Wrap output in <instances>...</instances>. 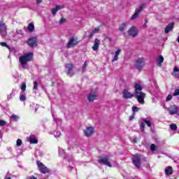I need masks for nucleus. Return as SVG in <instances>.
Wrapping results in <instances>:
<instances>
[{
    "label": "nucleus",
    "mask_w": 179,
    "mask_h": 179,
    "mask_svg": "<svg viewBox=\"0 0 179 179\" xmlns=\"http://www.w3.org/2000/svg\"><path fill=\"white\" fill-rule=\"evenodd\" d=\"M33 59V52H28L19 57V69L23 71V69H29V65L27 62H30Z\"/></svg>",
    "instance_id": "obj_1"
},
{
    "label": "nucleus",
    "mask_w": 179,
    "mask_h": 179,
    "mask_svg": "<svg viewBox=\"0 0 179 179\" xmlns=\"http://www.w3.org/2000/svg\"><path fill=\"white\" fill-rule=\"evenodd\" d=\"M110 155L101 157L100 159L98 160V162L100 164H103L104 166H108V167H113L111 163L110 162Z\"/></svg>",
    "instance_id": "obj_2"
},
{
    "label": "nucleus",
    "mask_w": 179,
    "mask_h": 179,
    "mask_svg": "<svg viewBox=\"0 0 179 179\" xmlns=\"http://www.w3.org/2000/svg\"><path fill=\"white\" fill-rule=\"evenodd\" d=\"M134 66L138 71H142V69L145 66V59L141 57L136 59L134 63Z\"/></svg>",
    "instance_id": "obj_3"
},
{
    "label": "nucleus",
    "mask_w": 179,
    "mask_h": 179,
    "mask_svg": "<svg viewBox=\"0 0 179 179\" xmlns=\"http://www.w3.org/2000/svg\"><path fill=\"white\" fill-rule=\"evenodd\" d=\"M38 41L37 40V37L31 36L27 41V44H28L29 47L31 48H34L37 47Z\"/></svg>",
    "instance_id": "obj_4"
},
{
    "label": "nucleus",
    "mask_w": 179,
    "mask_h": 179,
    "mask_svg": "<svg viewBox=\"0 0 179 179\" xmlns=\"http://www.w3.org/2000/svg\"><path fill=\"white\" fill-rule=\"evenodd\" d=\"M133 163L137 169H141V162L142 160V155H136L133 156Z\"/></svg>",
    "instance_id": "obj_5"
},
{
    "label": "nucleus",
    "mask_w": 179,
    "mask_h": 179,
    "mask_svg": "<svg viewBox=\"0 0 179 179\" xmlns=\"http://www.w3.org/2000/svg\"><path fill=\"white\" fill-rule=\"evenodd\" d=\"M135 95L137 99V101H138L140 104H145V97L146 96V94H145L144 92H140L136 93Z\"/></svg>",
    "instance_id": "obj_6"
},
{
    "label": "nucleus",
    "mask_w": 179,
    "mask_h": 179,
    "mask_svg": "<svg viewBox=\"0 0 179 179\" xmlns=\"http://www.w3.org/2000/svg\"><path fill=\"white\" fill-rule=\"evenodd\" d=\"M36 164L38 167V169L40 170L41 172L43 173V174H46V173H50V169L47 168L41 162L37 161Z\"/></svg>",
    "instance_id": "obj_7"
},
{
    "label": "nucleus",
    "mask_w": 179,
    "mask_h": 179,
    "mask_svg": "<svg viewBox=\"0 0 179 179\" xmlns=\"http://www.w3.org/2000/svg\"><path fill=\"white\" fill-rule=\"evenodd\" d=\"M78 39L76 38L72 37L69 39L66 44V48H73L76 45H78Z\"/></svg>",
    "instance_id": "obj_8"
},
{
    "label": "nucleus",
    "mask_w": 179,
    "mask_h": 179,
    "mask_svg": "<svg viewBox=\"0 0 179 179\" xmlns=\"http://www.w3.org/2000/svg\"><path fill=\"white\" fill-rule=\"evenodd\" d=\"M0 34L1 37L6 36V24H5L3 21L0 22Z\"/></svg>",
    "instance_id": "obj_9"
},
{
    "label": "nucleus",
    "mask_w": 179,
    "mask_h": 179,
    "mask_svg": "<svg viewBox=\"0 0 179 179\" xmlns=\"http://www.w3.org/2000/svg\"><path fill=\"white\" fill-rule=\"evenodd\" d=\"M143 10V5H141L138 8H137L134 13V15L131 17V20H135V19H138L139 17V13Z\"/></svg>",
    "instance_id": "obj_10"
},
{
    "label": "nucleus",
    "mask_w": 179,
    "mask_h": 179,
    "mask_svg": "<svg viewBox=\"0 0 179 179\" xmlns=\"http://www.w3.org/2000/svg\"><path fill=\"white\" fill-rule=\"evenodd\" d=\"M138 33H139V31H138V29H136V27H131L128 31L129 36H131V37L134 38L138 36Z\"/></svg>",
    "instance_id": "obj_11"
},
{
    "label": "nucleus",
    "mask_w": 179,
    "mask_h": 179,
    "mask_svg": "<svg viewBox=\"0 0 179 179\" xmlns=\"http://www.w3.org/2000/svg\"><path fill=\"white\" fill-rule=\"evenodd\" d=\"M123 99L127 100L128 99H132L135 96V94H132L128 91V90H124L122 92Z\"/></svg>",
    "instance_id": "obj_12"
},
{
    "label": "nucleus",
    "mask_w": 179,
    "mask_h": 179,
    "mask_svg": "<svg viewBox=\"0 0 179 179\" xmlns=\"http://www.w3.org/2000/svg\"><path fill=\"white\" fill-rule=\"evenodd\" d=\"M98 95L96 92H91L87 96V99L90 103L94 101V100H97Z\"/></svg>",
    "instance_id": "obj_13"
},
{
    "label": "nucleus",
    "mask_w": 179,
    "mask_h": 179,
    "mask_svg": "<svg viewBox=\"0 0 179 179\" xmlns=\"http://www.w3.org/2000/svg\"><path fill=\"white\" fill-rule=\"evenodd\" d=\"M168 110L171 115H174L175 114H177V113H178V107L176 105H173L169 107Z\"/></svg>",
    "instance_id": "obj_14"
},
{
    "label": "nucleus",
    "mask_w": 179,
    "mask_h": 179,
    "mask_svg": "<svg viewBox=\"0 0 179 179\" xmlns=\"http://www.w3.org/2000/svg\"><path fill=\"white\" fill-rule=\"evenodd\" d=\"M17 88H13L11 92L7 95V100H12L17 94Z\"/></svg>",
    "instance_id": "obj_15"
},
{
    "label": "nucleus",
    "mask_w": 179,
    "mask_h": 179,
    "mask_svg": "<svg viewBox=\"0 0 179 179\" xmlns=\"http://www.w3.org/2000/svg\"><path fill=\"white\" fill-rule=\"evenodd\" d=\"M93 132H94V128L92 127H87V129L84 130L85 136H92V135H93Z\"/></svg>",
    "instance_id": "obj_16"
},
{
    "label": "nucleus",
    "mask_w": 179,
    "mask_h": 179,
    "mask_svg": "<svg viewBox=\"0 0 179 179\" xmlns=\"http://www.w3.org/2000/svg\"><path fill=\"white\" fill-rule=\"evenodd\" d=\"M66 68L67 69V75H69V76H72L73 75V65H72V64H66Z\"/></svg>",
    "instance_id": "obj_17"
},
{
    "label": "nucleus",
    "mask_w": 179,
    "mask_h": 179,
    "mask_svg": "<svg viewBox=\"0 0 179 179\" xmlns=\"http://www.w3.org/2000/svg\"><path fill=\"white\" fill-rule=\"evenodd\" d=\"M27 141L28 142H29V143H32V144L38 143V140H37V138H36V136L34 135L29 136V138H27Z\"/></svg>",
    "instance_id": "obj_18"
},
{
    "label": "nucleus",
    "mask_w": 179,
    "mask_h": 179,
    "mask_svg": "<svg viewBox=\"0 0 179 179\" xmlns=\"http://www.w3.org/2000/svg\"><path fill=\"white\" fill-rule=\"evenodd\" d=\"M99 45H100V40L95 38L92 50L94 51H97V50H99Z\"/></svg>",
    "instance_id": "obj_19"
},
{
    "label": "nucleus",
    "mask_w": 179,
    "mask_h": 179,
    "mask_svg": "<svg viewBox=\"0 0 179 179\" xmlns=\"http://www.w3.org/2000/svg\"><path fill=\"white\" fill-rule=\"evenodd\" d=\"M63 8L64 6H56L55 8H53L52 9V13L53 16H55L57 15V12H58V10H61V9H62Z\"/></svg>",
    "instance_id": "obj_20"
},
{
    "label": "nucleus",
    "mask_w": 179,
    "mask_h": 179,
    "mask_svg": "<svg viewBox=\"0 0 179 179\" xmlns=\"http://www.w3.org/2000/svg\"><path fill=\"white\" fill-rule=\"evenodd\" d=\"M59 155L62 157H64V159H68V157H66V154L65 153V150L64 149L59 147Z\"/></svg>",
    "instance_id": "obj_21"
},
{
    "label": "nucleus",
    "mask_w": 179,
    "mask_h": 179,
    "mask_svg": "<svg viewBox=\"0 0 179 179\" xmlns=\"http://www.w3.org/2000/svg\"><path fill=\"white\" fill-rule=\"evenodd\" d=\"M134 89H135V94L141 93V92H142V86L141 85V84H138V83L135 84Z\"/></svg>",
    "instance_id": "obj_22"
},
{
    "label": "nucleus",
    "mask_w": 179,
    "mask_h": 179,
    "mask_svg": "<svg viewBox=\"0 0 179 179\" xmlns=\"http://www.w3.org/2000/svg\"><path fill=\"white\" fill-rule=\"evenodd\" d=\"M164 61V57H163L162 55H159L158 58H157V65L158 66H162V64H163V62Z\"/></svg>",
    "instance_id": "obj_23"
},
{
    "label": "nucleus",
    "mask_w": 179,
    "mask_h": 179,
    "mask_svg": "<svg viewBox=\"0 0 179 179\" xmlns=\"http://www.w3.org/2000/svg\"><path fill=\"white\" fill-rule=\"evenodd\" d=\"M121 49H118L115 52V56L113 59H112V62H115V61H118V55H120V53L121 52Z\"/></svg>",
    "instance_id": "obj_24"
},
{
    "label": "nucleus",
    "mask_w": 179,
    "mask_h": 179,
    "mask_svg": "<svg viewBox=\"0 0 179 179\" xmlns=\"http://www.w3.org/2000/svg\"><path fill=\"white\" fill-rule=\"evenodd\" d=\"M174 27V24L171 23L166 26L165 28V33H169V31H171L173 30V28Z\"/></svg>",
    "instance_id": "obj_25"
},
{
    "label": "nucleus",
    "mask_w": 179,
    "mask_h": 179,
    "mask_svg": "<svg viewBox=\"0 0 179 179\" xmlns=\"http://www.w3.org/2000/svg\"><path fill=\"white\" fill-rule=\"evenodd\" d=\"M99 31H100V27L95 28L91 33H90L89 38H92V37H93L96 33H99Z\"/></svg>",
    "instance_id": "obj_26"
},
{
    "label": "nucleus",
    "mask_w": 179,
    "mask_h": 179,
    "mask_svg": "<svg viewBox=\"0 0 179 179\" xmlns=\"http://www.w3.org/2000/svg\"><path fill=\"white\" fill-rule=\"evenodd\" d=\"M172 75L175 78H177L178 79H179V69H178V67H175L173 69V72Z\"/></svg>",
    "instance_id": "obj_27"
},
{
    "label": "nucleus",
    "mask_w": 179,
    "mask_h": 179,
    "mask_svg": "<svg viewBox=\"0 0 179 179\" xmlns=\"http://www.w3.org/2000/svg\"><path fill=\"white\" fill-rule=\"evenodd\" d=\"M27 98L26 97V93L24 92H21L20 94V101H26Z\"/></svg>",
    "instance_id": "obj_28"
},
{
    "label": "nucleus",
    "mask_w": 179,
    "mask_h": 179,
    "mask_svg": "<svg viewBox=\"0 0 179 179\" xmlns=\"http://www.w3.org/2000/svg\"><path fill=\"white\" fill-rule=\"evenodd\" d=\"M165 173L167 176H170V175L173 174V168L171 166H168L167 168H166Z\"/></svg>",
    "instance_id": "obj_29"
},
{
    "label": "nucleus",
    "mask_w": 179,
    "mask_h": 179,
    "mask_svg": "<svg viewBox=\"0 0 179 179\" xmlns=\"http://www.w3.org/2000/svg\"><path fill=\"white\" fill-rule=\"evenodd\" d=\"M127 29V23L123 22L119 27L120 31H124Z\"/></svg>",
    "instance_id": "obj_30"
},
{
    "label": "nucleus",
    "mask_w": 179,
    "mask_h": 179,
    "mask_svg": "<svg viewBox=\"0 0 179 179\" xmlns=\"http://www.w3.org/2000/svg\"><path fill=\"white\" fill-rule=\"evenodd\" d=\"M53 120L56 122L57 125H59L61 124V120L58 119L57 117H55V115L52 114Z\"/></svg>",
    "instance_id": "obj_31"
},
{
    "label": "nucleus",
    "mask_w": 179,
    "mask_h": 179,
    "mask_svg": "<svg viewBox=\"0 0 179 179\" xmlns=\"http://www.w3.org/2000/svg\"><path fill=\"white\" fill-rule=\"evenodd\" d=\"M28 30H29V31H34V24H33V23L29 24Z\"/></svg>",
    "instance_id": "obj_32"
},
{
    "label": "nucleus",
    "mask_w": 179,
    "mask_h": 179,
    "mask_svg": "<svg viewBox=\"0 0 179 179\" xmlns=\"http://www.w3.org/2000/svg\"><path fill=\"white\" fill-rule=\"evenodd\" d=\"M0 45H1V47H6V48H8V50H10V47L8 46L6 42H1Z\"/></svg>",
    "instance_id": "obj_33"
},
{
    "label": "nucleus",
    "mask_w": 179,
    "mask_h": 179,
    "mask_svg": "<svg viewBox=\"0 0 179 179\" xmlns=\"http://www.w3.org/2000/svg\"><path fill=\"white\" fill-rule=\"evenodd\" d=\"M170 128H171V131H177V124H170Z\"/></svg>",
    "instance_id": "obj_34"
},
{
    "label": "nucleus",
    "mask_w": 179,
    "mask_h": 179,
    "mask_svg": "<svg viewBox=\"0 0 179 179\" xmlns=\"http://www.w3.org/2000/svg\"><path fill=\"white\" fill-rule=\"evenodd\" d=\"M20 89L22 90V92H26V83H22V84L21 85Z\"/></svg>",
    "instance_id": "obj_35"
},
{
    "label": "nucleus",
    "mask_w": 179,
    "mask_h": 179,
    "mask_svg": "<svg viewBox=\"0 0 179 179\" xmlns=\"http://www.w3.org/2000/svg\"><path fill=\"white\" fill-rule=\"evenodd\" d=\"M53 134H54L55 138H59V136H61V132H59V131H55L53 132Z\"/></svg>",
    "instance_id": "obj_36"
},
{
    "label": "nucleus",
    "mask_w": 179,
    "mask_h": 179,
    "mask_svg": "<svg viewBox=\"0 0 179 179\" xmlns=\"http://www.w3.org/2000/svg\"><path fill=\"white\" fill-rule=\"evenodd\" d=\"M23 142L22 141V139L18 138L16 142V146H22V144Z\"/></svg>",
    "instance_id": "obj_37"
},
{
    "label": "nucleus",
    "mask_w": 179,
    "mask_h": 179,
    "mask_svg": "<svg viewBox=\"0 0 179 179\" xmlns=\"http://www.w3.org/2000/svg\"><path fill=\"white\" fill-rule=\"evenodd\" d=\"M19 118V116H17V115H13L10 117L11 120H13L14 121H17V119Z\"/></svg>",
    "instance_id": "obj_38"
},
{
    "label": "nucleus",
    "mask_w": 179,
    "mask_h": 179,
    "mask_svg": "<svg viewBox=\"0 0 179 179\" xmlns=\"http://www.w3.org/2000/svg\"><path fill=\"white\" fill-rule=\"evenodd\" d=\"M143 122L148 125V127H152V122L148 120H144Z\"/></svg>",
    "instance_id": "obj_39"
},
{
    "label": "nucleus",
    "mask_w": 179,
    "mask_h": 179,
    "mask_svg": "<svg viewBox=\"0 0 179 179\" xmlns=\"http://www.w3.org/2000/svg\"><path fill=\"white\" fill-rule=\"evenodd\" d=\"M150 150L151 152H155V150H156V145L155 144L150 145Z\"/></svg>",
    "instance_id": "obj_40"
},
{
    "label": "nucleus",
    "mask_w": 179,
    "mask_h": 179,
    "mask_svg": "<svg viewBox=\"0 0 179 179\" xmlns=\"http://www.w3.org/2000/svg\"><path fill=\"white\" fill-rule=\"evenodd\" d=\"M38 87V83H37L36 81L34 82V90H37Z\"/></svg>",
    "instance_id": "obj_41"
},
{
    "label": "nucleus",
    "mask_w": 179,
    "mask_h": 179,
    "mask_svg": "<svg viewBox=\"0 0 179 179\" xmlns=\"http://www.w3.org/2000/svg\"><path fill=\"white\" fill-rule=\"evenodd\" d=\"M6 122L5 120H0V127H5Z\"/></svg>",
    "instance_id": "obj_42"
},
{
    "label": "nucleus",
    "mask_w": 179,
    "mask_h": 179,
    "mask_svg": "<svg viewBox=\"0 0 179 179\" xmlns=\"http://www.w3.org/2000/svg\"><path fill=\"white\" fill-rule=\"evenodd\" d=\"M140 128H141V131H144L145 130V122H141L140 124Z\"/></svg>",
    "instance_id": "obj_43"
},
{
    "label": "nucleus",
    "mask_w": 179,
    "mask_h": 179,
    "mask_svg": "<svg viewBox=\"0 0 179 179\" xmlns=\"http://www.w3.org/2000/svg\"><path fill=\"white\" fill-rule=\"evenodd\" d=\"M65 22H66V20L64 19V17H62V19L59 20V24H64V23H65Z\"/></svg>",
    "instance_id": "obj_44"
},
{
    "label": "nucleus",
    "mask_w": 179,
    "mask_h": 179,
    "mask_svg": "<svg viewBox=\"0 0 179 179\" xmlns=\"http://www.w3.org/2000/svg\"><path fill=\"white\" fill-rule=\"evenodd\" d=\"M87 66V63H86V62H85L83 66V72H85V71H86V68Z\"/></svg>",
    "instance_id": "obj_45"
},
{
    "label": "nucleus",
    "mask_w": 179,
    "mask_h": 179,
    "mask_svg": "<svg viewBox=\"0 0 179 179\" xmlns=\"http://www.w3.org/2000/svg\"><path fill=\"white\" fill-rule=\"evenodd\" d=\"M132 110L134 113H138L139 111V108L134 106L132 108Z\"/></svg>",
    "instance_id": "obj_46"
},
{
    "label": "nucleus",
    "mask_w": 179,
    "mask_h": 179,
    "mask_svg": "<svg viewBox=\"0 0 179 179\" xmlns=\"http://www.w3.org/2000/svg\"><path fill=\"white\" fill-rule=\"evenodd\" d=\"M173 99V96L171 94H169L166 99V101H170V100H171Z\"/></svg>",
    "instance_id": "obj_47"
},
{
    "label": "nucleus",
    "mask_w": 179,
    "mask_h": 179,
    "mask_svg": "<svg viewBox=\"0 0 179 179\" xmlns=\"http://www.w3.org/2000/svg\"><path fill=\"white\" fill-rule=\"evenodd\" d=\"M173 96H179V89L175 90V92L173 93Z\"/></svg>",
    "instance_id": "obj_48"
},
{
    "label": "nucleus",
    "mask_w": 179,
    "mask_h": 179,
    "mask_svg": "<svg viewBox=\"0 0 179 179\" xmlns=\"http://www.w3.org/2000/svg\"><path fill=\"white\" fill-rule=\"evenodd\" d=\"M25 179H38L37 177L34 176H30L27 177Z\"/></svg>",
    "instance_id": "obj_49"
},
{
    "label": "nucleus",
    "mask_w": 179,
    "mask_h": 179,
    "mask_svg": "<svg viewBox=\"0 0 179 179\" xmlns=\"http://www.w3.org/2000/svg\"><path fill=\"white\" fill-rule=\"evenodd\" d=\"M4 179H12V178H10V174H9V173H7Z\"/></svg>",
    "instance_id": "obj_50"
},
{
    "label": "nucleus",
    "mask_w": 179,
    "mask_h": 179,
    "mask_svg": "<svg viewBox=\"0 0 179 179\" xmlns=\"http://www.w3.org/2000/svg\"><path fill=\"white\" fill-rule=\"evenodd\" d=\"M33 106H34H34H36L35 111H37V110L38 108V107H37V105L34 103L33 105H30V107H33Z\"/></svg>",
    "instance_id": "obj_51"
},
{
    "label": "nucleus",
    "mask_w": 179,
    "mask_h": 179,
    "mask_svg": "<svg viewBox=\"0 0 179 179\" xmlns=\"http://www.w3.org/2000/svg\"><path fill=\"white\" fill-rule=\"evenodd\" d=\"M41 2H43V0H37V1H36V3H37L38 4L41 3Z\"/></svg>",
    "instance_id": "obj_52"
},
{
    "label": "nucleus",
    "mask_w": 179,
    "mask_h": 179,
    "mask_svg": "<svg viewBox=\"0 0 179 179\" xmlns=\"http://www.w3.org/2000/svg\"><path fill=\"white\" fill-rule=\"evenodd\" d=\"M143 27L144 29H146V27H148L147 23H145V24L143 25Z\"/></svg>",
    "instance_id": "obj_53"
},
{
    "label": "nucleus",
    "mask_w": 179,
    "mask_h": 179,
    "mask_svg": "<svg viewBox=\"0 0 179 179\" xmlns=\"http://www.w3.org/2000/svg\"><path fill=\"white\" fill-rule=\"evenodd\" d=\"M133 142H134V143H136L138 142V138H134Z\"/></svg>",
    "instance_id": "obj_54"
},
{
    "label": "nucleus",
    "mask_w": 179,
    "mask_h": 179,
    "mask_svg": "<svg viewBox=\"0 0 179 179\" xmlns=\"http://www.w3.org/2000/svg\"><path fill=\"white\" fill-rule=\"evenodd\" d=\"M133 118H134V115L130 116V117H129L130 121H132V119H133Z\"/></svg>",
    "instance_id": "obj_55"
},
{
    "label": "nucleus",
    "mask_w": 179,
    "mask_h": 179,
    "mask_svg": "<svg viewBox=\"0 0 179 179\" xmlns=\"http://www.w3.org/2000/svg\"><path fill=\"white\" fill-rule=\"evenodd\" d=\"M145 23H148V19L147 18L145 19Z\"/></svg>",
    "instance_id": "obj_56"
},
{
    "label": "nucleus",
    "mask_w": 179,
    "mask_h": 179,
    "mask_svg": "<svg viewBox=\"0 0 179 179\" xmlns=\"http://www.w3.org/2000/svg\"><path fill=\"white\" fill-rule=\"evenodd\" d=\"M42 179H44V178H42Z\"/></svg>",
    "instance_id": "obj_57"
}]
</instances>
